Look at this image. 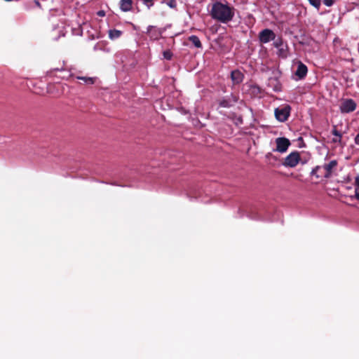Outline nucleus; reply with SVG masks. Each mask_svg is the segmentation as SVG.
Wrapping results in <instances>:
<instances>
[{"label": "nucleus", "mask_w": 359, "mask_h": 359, "mask_svg": "<svg viewBox=\"0 0 359 359\" xmlns=\"http://www.w3.org/2000/svg\"><path fill=\"white\" fill-rule=\"evenodd\" d=\"M211 15L213 18L222 22H226L233 17V9L227 5L220 2H216L212 5Z\"/></svg>", "instance_id": "1"}, {"label": "nucleus", "mask_w": 359, "mask_h": 359, "mask_svg": "<svg viewBox=\"0 0 359 359\" xmlns=\"http://www.w3.org/2000/svg\"><path fill=\"white\" fill-rule=\"evenodd\" d=\"M290 111L291 107L288 104L279 107L275 109V117L278 121L285 122L288 119L290 115Z\"/></svg>", "instance_id": "2"}, {"label": "nucleus", "mask_w": 359, "mask_h": 359, "mask_svg": "<svg viewBox=\"0 0 359 359\" xmlns=\"http://www.w3.org/2000/svg\"><path fill=\"white\" fill-rule=\"evenodd\" d=\"M356 102L351 98L343 99L339 105L340 111L342 114H348L356 109Z\"/></svg>", "instance_id": "3"}, {"label": "nucleus", "mask_w": 359, "mask_h": 359, "mask_svg": "<svg viewBox=\"0 0 359 359\" xmlns=\"http://www.w3.org/2000/svg\"><path fill=\"white\" fill-rule=\"evenodd\" d=\"M301 158L298 151L290 153L285 158L283 163V165L290 168L295 167L299 162Z\"/></svg>", "instance_id": "4"}, {"label": "nucleus", "mask_w": 359, "mask_h": 359, "mask_svg": "<svg viewBox=\"0 0 359 359\" xmlns=\"http://www.w3.org/2000/svg\"><path fill=\"white\" fill-rule=\"evenodd\" d=\"M238 101V97L233 94L217 100L219 107L229 108Z\"/></svg>", "instance_id": "5"}, {"label": "nucleus", "mask_w": 359, "mask_h": 359, "mask_svg": "<svg viewBox=\"0 0 359 359\" xmlns=\"http://www.w3.org/2000/svg\"><path fill=\"white\" fill-rule=\"evenodd\" d=\"M276 150L280 153L285 152L290 145V140L286 137H278L276 139Z\"/></svg>", "instance_id": "6"}, {"label": "nucleus", "mask_w": 359, "mask_h": 359, "mask_svg": "<svg viewBox=\"0 0 359 359\" xmlns=\"http://www.w3.org/2000/svg\"><path fill=\"white\" fill-rule=\"evenodd\" d=\"M276 35L274 32L269 29H265L259 33V41L261 43H266L275 39Z\"/></svg>", "instance_id": "7"}, {"label": "nucleus", "mask_w": 359, "mask_h": 359, "mask_svg": "<svg viewBox=\"0 0 359 359\" xmlns=\"http://www.w3.org/2000/svg\"><path fill=\"white\" fill-rule=\"evenodd\" d=\"M338 163L337 160H332L328 163H325L323 165V168L325 171L324 177L329 178L331 177L333 170L337 167Z\"/></svg>", "instance_id": "8"}, {"label": "nucleus", "mask_w": 359, "mask_h": 359, "mask_svg": "<svg viewBox=\"0 0 359 359\" xmlns=\"http://www.w3.org/2000/svg\"><path fill=\"white\" fill-rule=\"evenodd\" d=\"M243 77V74L238 69H236L231 72V78L233 84H238L241 83Z\"/></svg>", "instance_id": "9"}, {"label": "nucleus", "mask_w": 359, "mask_h": 359, "mask_svg": "<svg viewBox=\"0 0 359 359\" xmlns=\"http://www.w3.org/2000/svg\"><path fill=\"white\" fill-rule=\"evenodd\" d=\"M307 72L308 69H297L293 78L295 80L302 79L306 76Z\"/></svg>", "instance_id": "10"}, {"label": "nucleus", "mask_w": 359, "mask_h": 359, "mask_svg": "<svg viewBox=\"0 0 359 359\" xmlns=\"http://www.w3.org/2000/svg\"><path fill=\"white\" fill-rule=\"evenodd\" d=\"M133 4L132 0H121V8L123 11H128L131 9Z\"/></svg>", "instance_id": "11"}, {"label": "nucleus", "mask_w": 359, "mask_h": 359, "mask_svg": "<svg viewBox=\"0 0 359 359\" xmlns=\"http://www.w3.org/2000/svg\"><path fill=\"white\" fill-rule=\"evenodd\" d=\"M76 79L83 81L85 83L88 85L94 84L97 80V77L88 76H77Z\"/></svg>", "instance_id": "12"}, {"label": "nucleus", "mask_w": 359, "mask_h": 359, "mask_svg": "<svg viewBox=\"0 0 359 359\" xmlns=\"http://www.w3.org/2000/svg\"><path fill=\"white\" fill-rule=\"evenodd\" d=\"M332 134L335 137H338V139H332V142L341 144L342 135L339 130H337L336 126H334V129L332 130Z\"/></svg>", "instance_id": "13"}, {"label": "nucleus", "mask_w": 359, "mask_h": 359, "mask_svg": "<svg viewBox=\"0 0 359 359\" xmlns=\"http://www.w3.org/2000/svg\"><path fill=\"white\" fill-rule=\"evenodd\" d=\"M189 41L194 45L196 48H201V43L198 37L196 36H191L189 37Z\"/></svg>", "instance_id": "14"}, {"label": "nucleus", "mask_w": 359, "mask_h": 359, "mask_svg": "<svg viewBox=\"0 0 359 359\" xmlns=\"http://www.w3.org/2000/svg\"><path fill=\"white\" fill-rule=\"evenodd\" d=\"M121 34V32L116 29H111L109 32V38L111 39H114L118 38Z\"/></svg>", "instance_id": "15"}, {"label": "nucleus", "mask_w": 359, "mask_h": 359, "mask_svg": "<svg viewBox=\"0 0 359 359\" xmlns=\"http://www.w3.org/2000/svg\"><path fill=\"white\" fill-rule=\"evenodd\" d=\"M272 82L276 83V84L274 85V87H273L274 91L280 92L282 90V86L278 82H277L276 80L272 81Z\"/></svg>", "instance_id": "16"}, {"label": "nucleus", "mask_w": 359, "mask_h": 359, "mask_svg": "<svg viewBox=\"0 0 359 359\" xmlns=\"http://www.w3.org/2000/svg\"><path fill=\"white\" fill-rule=\"evenodd\" d=\"M311 4H312L314 7L318 8L320 6L321 1L320 0H309Z\"/></svg>", "instance_id": "17"}, {"label": "nucleus", "mask_w": 359, "mask_h": 359, "mask_svg": "<svg viewBox=\"0 0 359 359\" xmlns=\"http://www.w3.org/2000/svg\"><path fill=\"white\" fill-rule=\"evenodd\" d=\"M168 6L170 8H175L176 6L175 0H164Z\"/></svg>", "instance_id": "18"}, {"label": "nucleus", "mask_w": 359, "mask_h": 359, "mask_svg": "<svg viewBox=\"0 0 359 359\" xmlns=\"http://www.w3.org/2000/svg\"><path fill=\"white\" fill-rule=\"evenodd\" d=\"M355 191L359 190V175H357L354 182Z\"/></svg>", "instance_id": "19"}, {"label": "nucleus", "mask_w": 359, "mask_h": 359, "mask_svg": "<svg viewBox=\"0 0 359 359\" xmlns=\"http://www.w3.org/2000/svg\"><path fill=\"white\" fill-rule=\"evenodd\" d=\"M320 168V166L319 165H317L311 171V174L312 175H316L317 177H319L318 175H317V172L318 171V170Z\"/></svg>", "instance_id": "20"}, {"label": "nucleus", "mask_w": 359, "mask_h": 359, "mask_svg": "<svg viewBox=\"0 0 359 359\" xmlns=\"http://www.w3.org/2000/svg\"><path fill=\"white\" fill-rule=\"evenodd\" d=\"M163 56L165 59L170 60L172 57V53L170 51L167 50L163 53Z\"/></svg>", "instance_id": "21"}, {"label": "nucleus", "mask_w": 359, "mask_h": 359, "mask_svg": "<svg viewBox=\"0 0 359 359\" xmlns=\"http://www.w3.org/2000/svg\"><path fill=\"white\" fill-rule=\"evenodd\" d=\"M334 1L335 0H323V3L327 6H331L334 4Z\"/></svg>", "instance_id": "22"}, {"label": "nucleus", "mask_w": 359, "mask_h": 359, "mask_svg": "<svg viewBox=\"0 0 359 359\" xmlns=\"http://www.w3.org/2000/svg\"><path fill=\"white\" fill-rule=\"evenodd\" d=\"M143 1H144V2L146 4H147V6H148L149 7H151V6L153 5V3H152L153 0H143Z\"/></svg>", "instance_id": "23"}, {"label": "nucleus", "mask_w": 359, "mask_h": 359, "mask_svg": "<svg viewBox=\"0 0 359 359\" xmlns=\"http://www.w3.org/2000/svg\"><path fill=\"white\" fill-rule=\"evenodd\" d=\"M354 141L355 144L359 145V133L355 136Z\"/></svg>", "instance_id": "24"}, {"label": "nucleus", "mask_w": 359, "mask_h": 359, "mask_svg": "<svg viewBox=\"0 0 359 359\" xmlns=\"http://www.w3.org/2000/svg\"><path fill=\"white\" fill-rule=\"evenodd\" d=\"M97 15L101 17H104L105 15V13L104 11H100L97 12Z\"/></svg>", "instance_id": "25"}, {"label": "nucleus", "mask_w": 359, "mask_h": 359, "mask_svg": "<svg viewBox=\"0 0 359 359\" xmlns=\"http://www.w3.org/2000/svg\"><path fill=\"white\" fill-rule=\"evenodd\" d=\"M355 198L359 201V190L355 191Z\"/></svg>", "instance_id": "26"}, {"label": "nucleus", "mask_w": 359, "mask_h": 359, "mask_svg": "<svg viewBox=\"0 0 359 359\" xmlns=\"http://www.w3.org/2000/svg\"><path fill=\"white\" fill-rule=\"evenodd\" d=\"M298 67H302V68H304V67H306L303 63H302L301 62H299V65H298Z\"/></svg>", "instance_id": "27"}, {"label": "nucleus", "mask_w": 359, "mask_h": 359, "mask_svg": "<svg viewBox=\"0 0 359 359\" xmlns=\"http://www.w3.org/2000/svg\"><path fill=\"white\" fill-rule=\"evenodd\" d=\"M56 69V70H60V71H62V70H65V69H59V68H57V69Z\"/></svg>", "instance_id": "28"}]
</instances>
